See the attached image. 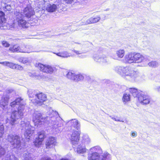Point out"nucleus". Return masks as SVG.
I'll return each instance as SVG.
<instances>
[{
  "label": "nucleus",
  "instance_id": "obj_21",
  "mask_svg": "<svg viewBox=\"0 0 160 160\" xmlns=\"http://www.w3.org/2000/svg\"><path fill=\"white\" fill-rule=\"evenodd\" d=\"M23 100V98L21 97H18L15 100L11 102L10 103V106L12 108H14L17 105H19L20 103L22 102V101Z\"/></svg>",
  "mask_w": 160,
  "mask_h": 160
},
{
  "label": "nucleus",
  "instance_id": "obj_5",
  "mask_svg": "<svg viewBox=\"0 0 160 160\" xmlns=\"http://www.w3.org/2000/svg\"><path fill=\"white\" fill-rule=\"evenodd\" d=\"M46 138L44 133L42 132H39L38 133V137L36 138L33 142L34 145L37 147H40Z\"/></svg>",
  "mask_w": 160,
  "mask_h": 160
},
{
  "label": "nucleus",
  "instance_id": "obj_38",
  "mask_svg": "<svg viewBox=\"0 0 160 160\" xmlns=\"http://www.w3.org/2000/svg\"><path fill=\"white\" fill-rule=\"evenodd\" d=\"M72 51L77 55H79L82 53V52L79 51L75 50H72Z\"/></svg>",
  "mask_w": 160,
  "mask_h": 160
},
{
  "label": "nucleus",
  "instance_id": "obj_1",
  "mask_svg": "<svg viewBox=\"0 0 160 160\" xmlns=\"http://www.w3.org/2000/svg\"><path fill=\"white\" fill-rule=\"evenodd\" d=\"M35 96L36 98H34L30 95L29 96L30 100L35 105H41L47 100V95L42 92L37 93Z\"/></svg>",
  "mask_w": 160,
  "mask_h": 160
},
{
  "label": "nucleus",
  "instance_id": "obj_40",
  "mask_svg": "<svg viewBox=\"0 0 160 160\" xmlns=\"http://www.w3.org/2000/svg\"><path fill=\"white\" fill-rule=\"evenodd\" d=\"M67 3H71L73 1V0H64Z\"/></svg>",
  "mask_w": 160,
  "mask_h": 160
},
{
  "label": "nucleus",
  "instance_id": "obj_10",
  "mask_svg": "<svg viewBox=\"0 0 160 160\" xmlns=\"http://www.w3.org/2000/svg\"><path fill=\"white\" fill-rule=\"evenodd\" d=\"M138 100L143 105L148 104L150 102V99L148 96L142 94H140L138 96Z\"/></svg>",
  "mask_w": 160,
  "mask_h": 160
},
{
  "label": "nucleus",
  "instance_id": "obj_31",
  "mask_svg": "<svg viewBox=\"0 0 160 160\" xmlns=\"http://www.w3.org/2000/svg\"><path fill=\"white\" fill-rule=\"evenodd\" d=\"M25 103H22L21 102L20 103L19 105V106L18 109V111L17 113H22L23 111L25 108Z\"/></svg>",
  "mask_w": 160,
  "mask_h": 160
},
{
  "label": "nucleus",
  "instance_id": "obj_13",
  "mask_svg": "<svg viewBox=\"0 0 160 160\" xmlns=\"http://www.w3.org/2000/svg\"><path fill=\"white\" fill-rule=\"evenodd\" d=\"M9 98V96H8L2 97L0 101V107L3 108L7 106L8 104Z\"/></svg>",
  "mask_w": 160,
  "mask_h": 160
},
{
  "label": "nucleus",
  "instance_id": "obj_3",
  "mask_svg": "<svg viewBox=\"0 0 160 160\" xmlns=\"http://www.w3.org/2000/svg\"><path fill=\"white\" fill-rule=\"evenodd\" d=\"M91 149L92 150V152L88 154V160H100V153L102 151L100 147H95Z\"/></svg>",
  "mask_w": 160,
  "mask_h": 160
},
{
  "label": "nucleus",
  "instance_id": "obj_34",
  "mask_svg": "<svg viewBox=\"0 0 160 160\" xmlns=\"http://www.w3.org/2000/svg\"><path fill=\"white\" fill-rule=\"evenodd\" d=\"M15 15L16 17V19L17 21L18 20V19H20V18H19V17H21L22 15V14L21 12L17 11H16L15 12Z\"/></svg>",
  "mask_w": 160,
  "mask_h": 160
},
{
  "label": "nucleus",
  "instance_id": "obj_14",
  "mask_svg": "<svg viewBox=\"0 0 160 160\" xmlns=\"http://www.w3.org/2000/svg\"><path fill=\"white\" fill-rule=\"evenodd\" d=\"M17 114L16 110H14L12 112L9 122V124L12 126H13L16 124Z\"/></svg>",
  "mask_w": 160,
  "mask_h": 160
},
{
  "label": "nucleus",
  "instance_id": "obj_11",
  "mask_svg": "<svg viewBox=\"0 0 160 160\" xmlns=\"http://www.w3.org/2000/svg\"><path fill=\"white\" fill-rule=\"evenodd\" d=\"M23 13L25 17L29 18L34 15V12L31 7H26L23 10Z\"/></svg>",
  "mask_w": 160,
  "mask_h": 160
},
{
  "label": "nucleus",
  "instance_id": "obj_22",
  "mask_svg": "<svg viewBox=\"0 0 160 160\" xmlns=\"http://www.w3.org/2000/svg\"><path fill=\"white\" fill-rule=\"evenodd\" d=\"M128 90L129 92L135 97H136L138 98V96L140 94L139 93L138 90L136 88H129Z\"/></svg>",
  "mask_w": 160,
  "mask_h": 160
},
{
  "label": "nucleus",
  "instance_id": "obj_35",
  "mask_svg": "<svg viewBox=\"0 0 160 160\" xmlns=\"http://www.w3.org/2000/svg\"><path fill=\"white\" fill-rule=\"evenodd\" d=\"M40 160H53L50 157L47 156H44L42 157L40 159Z\"/></svg>",
  "mask_w": 160,
  "mask_h": 160
},
{
  "label": "nucleus",
  "instance_id": "obj_29",
  "mask_svg": "<svg viewBox=\"0 0 160 160\" xmlns=\"http://www.w3.org/2000/svg\"><path fill=\"white\" fill-rule=\"evenodd\" d=\"M125 52L123 49H119L116 51V54L119 58H122L125 55Z\"/></svg>",
  "mask_w": 160,
  "mask_h": 160
},
{
  "label": "nucleus",
  "instance_id": "obj_4",
  "mask_svg": "<svg viewBox=\"0 0 160 160\" xmlns=\"http://www.w3.org/2000/svg\"><path fill=\"white\" fill-rule=\"evenodd\" d=\"M122 76L124 78L128 77L130 78H135L137 76L136 72L128 67L122 68L121 71H119Z\"/></svg>",
  "mask_w": 160,
  "mask_h": 160
},
{
  "label": "nucleus",
  "instance_id": "obj_41",
  "mask_svg": "<svg viewBox=\"0 0 160 160\" xmlns=\"http://www.w3.org/2000/svg\"><path fill=\"white\" fill-rule=\"evenodd\" d=\"M35 77L37 79H40L42 78V77L41 76L39 75H37L35 76Z\"/></svg>",
  "mask_w": 160,
  "mask_h": 160
},
{
  "label": "nucleus",
  "instance_id": "obj_33",
  "mask_svg": "<svg viewBox=\"0 0 160 160\" xmlns=\"http://www.w3.org/2000/svg\"><path fill=\"white\" fill-rule=\"evenodd\" d=\"M148 65L150 67H155L157 66V63L156 61H152L148 63Z\"/></svg>",
  "mask_w": 160,
  "mask_h": 160
},
{
  "label": "nucleus",
  "instance_id": "obj_32",
  "mask_svg": "<svg viewBox=\"0 0 160 160\" xmlns=\"http://www.w3.org/2000/svg\"><path fill=\"white\" fill-rule=\"evenodd\" d=\"M4 133V127L2 124L0 125V138L2 137Z\"/></svg>",
  "mask_w": 160,
  "mask_h": 160
},
{
  "label": "nucleus",
  "instance_id": "obj_17",
  "mask_svg": "<svg viewBox=\"0 0 160 160\" xmlns=\"http://www.w3.org/2000/svg\"><path fill=\"white\" fill-rule=\"evenodd\" d=\"M133 52H129L124 57V61L126 63L133 62Z\"/></svg>",
  "mask_w": 160,
  "mask_h": 160
},
{
  "label": "nucleus",
  "instance_id": "obj_39",
  "mask_svg": "<svg viewBox=\"0 0 160 160\" xmlns=\"http://www.w3.org/2000/svg\"><path fill=\"white\" fill-rule=\"evenodd\" d=\"M137 135V133L136 131H133L131 133V136L133 137H136Z\"/></svg>",
  "mask_w": 160,
  "mask_h": 160
},
{
  "label": "nucleus",
  "instance_id": "obj_15",
  "mask_svg": "<svg viewBox=\"0 0 160 160\" xmlns=\"http://www.w3.org/2000/svg\"><path fill=\"white\" fill-rule=\"evenodd\" d=\"M133 62H140L144 59V57L140 53L133 52Z\"/></svg>",
  "mask_w": 160,
  "mask_h": 160
},
{
  "label": "nucleus",
  "instance_id": "obj_44",
  "mask_svg": "<svg viewBox=\"0 0 160 160\" xmlns=\"http://www.w3.org/2000/svg\"><path fill=\"white\" fill-rule=\"evenodd\" d=\"M158 91H160V87L158 88Z\"/></svg>",
  "mask_w": 160,
  "mask_h": 160
},
{
  "label": "nucleus",
  "instance_id": "obj_20",
  "mask_svg": "<svg viewBox=\"0 0 160 160\" xmlns=\"http://www.w3.org/2000/svg\"><path fill=\"white\" fill-rule=\"evenodd\" d=\"M34 130H32L31 128H28L27 129L24 133L25 138L27 140H29L31 137L34 134Z\"/></svg>",
  "mask_w": 160,
  "mask_h": 160
},
{
  "label": "nucleus",
  "instance_id": "obj_28",
  "mask_svg": "<svg viewBox=\"0 0 160 160\" xmlns=\"http://www.w3.org/2000/svg\"><path fill=\"white\" fill-rule=\"evenodd\" d=\"M54 53L57 56L63 58H67L69 56L68 53L67 52L65 51L62 52Z\"/></svg>",
  "mask_w": 160,
  "mask_h": 160
},
{
  "label": "nucleus",
  "instance_id": "obj_12",
  "mask_svg": "<svg viewBox=\"0 0 160 160\" xmlns=\"http://www.w3.org/2000/svg\"><path fill=\"white\" fill-rule=\"evenodd\" d=\"M57 142L55 138L49 137L46 141L45 145L47 148H50L54 147L56 144Z\"/></svg>",
  "mask_w": 160,
  "mask_h": 160
},
{
  "label": "nucleus",
  "instance_id": "obj_7",
  "mask_svg": "<svg viewBox=\"0 0 160 160\" xmlns=\"http://www.w3.org/2000/svg\"><path fill=\"white\" fill-rule=\"evenodd\" d=\"M80 131H74L71 136L70 141L73 145H76L78 143L80 140Z\"/></svg>",
  "mask_w": 160,
  "mask_h": 160
},
{
  "label": "nucleus",
  "instance_id": "obj_42",
  "mask_svg": "<svg viewBox=\"0 0 160 160\" xmlns=\"http://www.w3.org/2000/svg\"><path fill=\"white\" fill-rule=\"evenodd\" d=\"M75 123L77 125L78 124V120L76 121Z\"/></svg>",
  "mask_w": 160,
  "mask_h": 160
},
{
  "label": "nucleus",
  "instance_id": "obj_37",
  "mask_svg": "<svg viewBox=\"0 0 160 160\" xmlns=\"http://www.w3.org/2000/svg\"><path fill=\"white\" fill-rule=\"evenodd\" d=\"M2 45L4 47H8L10 46V44L7 41H3L2 42Z\"/></svg>",
  "mask_w": 160,
  "mask_h": 160
},
{
  "label": "nucleus",
  "instance_id": "obj_23",
  "mask_svg": "<svg viewBox=\"0 0 160 160\" xmlns=\"http://www.w3.org/2000/svg\"><path fill=\"white\" fill-rule=\"evenodd\" d=\"M57 8L56 5L55 4H49L46 7V10L48 12H53L55 11Z\"/></svg>",
  "mask_w": 160,
  "mask_h": 160
},
{
  "label": "nucleus",
  "instance_id": "obj_16",
  "mask_svg": "<svg viewBox=\"0 0 160 160\" xmlns=\"http://www.w3.org/2000/svg\"><path fill=\"white\" fill-rule=\"evenodd\" d=\"M19 26L22 28H27L28 27L29 23L25 20L21 18L17 21Z\"/></svg>",
  "mask_w": 160,
  "mask_h": 160
},
{
  "label": "nucleus",
  "instance_id": "obj_36",
  "mask_svg": "<svg viewBox=\"0 0 160 160\" xmlns=\"http://www.w3.org/2000/svg\"><path fill=\"white\" fill-rule=\"evenodd\" d=\"M5 151L4 149L2 147L0 148V156H2L5 154Z\"/></svg>",
  "mask_w": 160,
  "mask_h": 160
},
{
  "label": "nucleus",
  "instance_id": "obj_30",
  "mask_svg": "<svg viewBox=\"0 0 160 160\" xmlns=\"http://www.w3.org/2000/svg\"><path fill=\"white\" fill-rule=\"evenodd\" d=\"M83 79L84 77L82 74H75L73 81L78 82L83 80Z\"/></svg>",
  "mask_w": 160,
  "mask_h": 160
},
{
  "label": "nucleus",
  "instance_id": "obj_26",
  "mask_svg": "<svg viewBox=\"0 0 160 160\" xmlns=\"http://www.w3.org/2000/svg\"><path fill=\"white\" fill-rule=\"evenodd\" d=\"M77 152L78 153H83L86 152L85 146H82L79 145L77 148Z\"/></svg>",
  "mask_w": 160,
  "mask_h": 160
},
{
  "label": "nucleus",
  "instance_id": "obj_43",
  "mask_svg": "<svg viewBox=\"0 0 160 160\" xmlns=\"http://www.w3.org/2000/svg\"><path fill=\"white\" fill-rule=\"evenodd\" d=\"M59 160H68L67 159L62 158V159H60Z\"/></svg>",
  "mask_w": 160,
  "mask_h": 160
},
{
  "label": "nucleus",
  "instance_id": "obj_8",
  "mask_svg": "<svg viewBox=\"0 0 160 160\" xmlns=\"http://www.w3.org/2000/svg\"><path fill=\"white\" fill-rule=\"evenodd\" d=\"M45 119V118L42 117V113H37L33 116L32 121L35 125H38L41 124L42 122L44 121Z\"/></svg>",
  "mask_w": 160,
  "mask_h": 160
},
{
  "label": "nucleus",
  "instance_id": "obj_6",
  "mask_svg": "<svg viewBox=\"0 0 160 160\" xmlns=\"http://www.w3.org/2000/svg\"><path fill=\"white\" fill-rule=\"evenodd\" d=\"M7 139L13 146L18 147L20 145V138L17 135L9 134L8 136Z\"/></svg>",
  "mask_w": 160,
  "mask_h": 160
},
{
  "label": "nucleus",
  "instance_id": "obj_25",
  "mask_svg": "<svg viewBox=\"0 0 160 160\" xmlns=\"http://www.w3.org/2000/svg\"><path fill=\"white\" fill-rule=\"evenodd\" d=\"M75 74L74 73V71L70 70L67 73L66 75V77L68 79L73 80L74 78Z\"/></svg>",
  "mask_w": 160,
  "mask_h": 160
},
{
  "label": "nucleus",
  "instance_id": "obj_19",
  "mask_svg": "<svg viewBox=\"0 0 160 160\" xmlns=\"http://www.w3.org/2000/svg\"><path fill=\"white\" fill-rule=\"evenodd\" d=\"M9 50L12 52H22L21 47L18 44L12 45L9 48Z\"/></svg>",
  "mask_w": 160,
  "mask_h": 160
},
{
  "label": "nucleus",
  "instance_id": "obj_9",
  "mask_svg": "<svg viewBox=\"0 0 160 160\" xmlns=\"http://www.w3.org/2000/svg\"><path fill=\"white\" fill-rule=\"evenodd\" d=\"M0 64L8 66L12 69L19 70H22L23 69V68L21 66L8 61L0 62Z\"/></svg>",
  "mask_w": 160,
  "mask_h": 160
},
{
  "label": "nucleus",
  "instance_id": "obj_24",
  "mask_svg": "<svg viewBox=\"0 0 160 160\" xmlns=\"http://www.w3.org/2000/svg\"><path fill=\"white\" fill-rule=\"evenodd\" d=\"M5 14L2 11H0V28L3 26V23H4L6 20L5 18Z\"/></svg>",
  "mask_w": 160,
  "mask_h": 160
},
{
  "label": "nucleus",
  "instance_id": "obj_2",
  "mask_svg": "<svg viewBox=\"0 0 160 160\" xmlns=\"http://www.w3.org/2000/svg\"><path fill=\"white\" fill-rule=\"evenodd\" d=\"M35 66L41 71L47 74H51L57 70L55 67L48 64H43L39 62L36 63Z\"/></svg>",
  "mask_w": 160,
  "mask_h": 160
},
{
  "label": "nucleus",
  "instance_id": "obj_18",
  "mask_svg": "<svg viewBox=\"0 0 160 160\" xmlns=\"http://www.w3.org/2000/svg\"><path fill=\"white\" fill-rule=\"evenodd\" d=\"M100 19L101 18L100 16H97L94 17H92L87 20L86 23L87 24L95 23L99 22Z\"/></svg>",
  "mask_w": 160,
  "mask_h": 160
},
{
  "label": "nucleus",
  "instance_id": "obj_27",
  "mask_svg": "<svg viewBox=\"0 0 160 160\" xmlns=\"http://www.w3.org/2000/svg\"><path fill=\"white\" fill-rule=\"evenodd\" d=\"M130 95L129 94L125 93L123 94L122 99L124 102L126 103L130 100Z\"/></svg>",
  "mask_w": 160,
  "mask_h": 160
}]
</instances>
